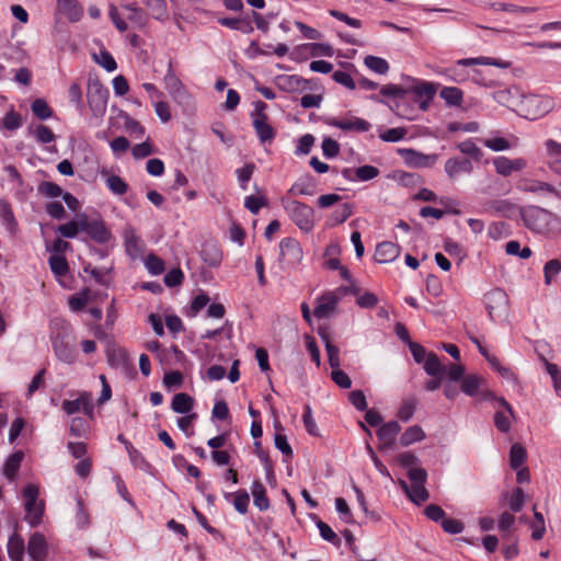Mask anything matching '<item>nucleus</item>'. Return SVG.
Masks as SVG:
<instances>
[{
    "instance_id": "obj_1",
    "label": "nucleus",
    "mask_w": 561,
    "mask_h": 561,
    "mask_svg": "<svg viewBox=\"0 0 561 561\" xmlns=\"http://www.w3.org/2000/svg\"><path fill=\"white\" fill-rule=\"evenodd\" d=\"M54 324L57 329L50 335L54 354L59 362L73 365L78 359V351L72 328L65 320H55Z\"/></svg>"
},
{
    "instance_id": "obj_2",
    "label": "nucleus",
    "mask_w": 561,
    "mask_h": 561,
    "mask_svg": "<svg viewBox=\"0 0 561 561\" xmlns=\"http://www.w3.org/2000/svg\"><path fill=\"white\" fill-rule=\"evenodd\" d=\"M471 66H493L501 69H507L512 66V62L484 56L462 58L457 60L453 66L443 69L439 73L451 82L463 83L469 79V72L465 67Z\"/></svg>"
},
{
    "instance_id": "obj_3",
    "label": "nucleus",
    "mask_w": 561,
    "mask_h": 561,
    "mask_svg": "<svg viewBox=\"0 0 561 561\" xmlns=\"http://www.w3.org/2000/svg\"><path fill=\"white\" fill-rule=\"evenodd\" d=\"M282 205L289 218L295 222V225H297L300 230L305 232L312 230L314 225V211L310 206L301 202L288 198H283Z\"/></svg>"
},
{
    "instance_id": "obj_4",
    "label": "nucleus",
    "mask_w": 561,
    "mask_h": 561,
    "mask_svg": "<svg viewBox=\"0 0 561 561\" xmlns=\"http://www.w3.org/2000/svg\"><path fill=\"white\" fill-rule=\"evenodd\" d=\"M523 220L527 228L538 233H547L558 216L538 206H530L523 211Z\"/></svg>"
},
{
    "instance_id": "obj_5",
    "label": "nucleus",
    "mask_w": 561,
    "mask_h": 561,
    "mask_svg": "<svg viewBox=\"0 0 561 561\" xmlns=\"http://www.w3.org/2000/svg\"><path fill=\"white\" fill-rule=\"evenodd\" d=\"M266 108L267 104L257 100L253 102V111L250 114L252 126L262 144L271 142L276 136V130L268 123Z\"/></svg>"
},
{
    "instance_id": "obj_6",
    "label": "nucleus",
    "mask_w": 561,
    "mask_h": 561,
    "mask_svg": "<svg viewBox=\"0 0 561 561\" xmlns=\"http://www.w3.org/2000/svg\"><path fill=\"white\" fill-rule=\"evenodd\" d=\"M489 317L494 322H502L508 317L510 299L505 290L494 288L484 296Z\"/></svg>"
},
{
    "instance_id": "obj_7",
    "label": "nucleus",
    "mask_w": 561,
    "mask_h": 561,
    "mask_svg": "<svg viewBox=\"0 0 561 561\" xmlns=\"http://www.w3.org/2000/svg\"><path fill=\"white\" fill-rule=\"evenodd\" d=\"M110 92L98 79H89L87 100L92 115L102 118L106 112Z\"/></svg>"
},
{
    "instance_id": "obj_8",
    "label": "nucleus",
    "mask_w": 561,
    "mask_h": 561,
    "mask_svg": "<svg viewBox=\"0 0 561 561\" xmlns=\"http://www.w3.org/2000/svg\"><path fill=\"white\" fill-rule=\"evenodd\" d=\"M38 488L34 484H27L22 491L25 520L32 527L41 524L44 514V503L38 501Z\"/></svg>"
},
{
    "instance_id": "obj_9",
    "label": "nucleus",
    "mask_w": 561,
    "mask_h": 561,
    "mask_svg": "<svg viewBox=\"0 0 561 561\" xmlns=\"http://www.w3.org/2000/svg\"><path fill=\"white\" fill-rule=\"evenodd\" d=\"M163 83L169 95L175 103L182 105L186 104L190 101L191 94L188 93L180 78L176 76L173 69L172 61H169L168 64V69L163 77Z\"/></svg>"
},
{
    "instance_id": "obj_10",
    "label": "nucleus",
    "mask_w": 561,
    "mask_h": 561,
    "mask_svg": "<svg viewBox=\"0 0 561 561\" xmlns=\"http://www.w3.org/2000/svg\"><path fill=\"white\" fill-rule=\"evenodd\" d=\"M412 81L413 84L407 89L408 93H412L417 98L419 107L425 112L428 110L439 84L415 79H412Z\"/></svg>"
},
{
    "instance_id": "obj_11",
    "label": "nucleus",
    "mask_w": 561,
    "mask_h": 561,
    "mask_svg": "<svg viewBox=\"0 0 561 561\" xmlns=\"http://www.w3.org/2000/svg\"><path fill=\"white\" fill-rule=\"evenodd\" d=\"M400 153L404 162L412 168H431L438 159L436 153L425 154L414 149H401Z\"/></svg>"
},
{
    "instance_id": "obj_12",
    "label": "nucleus",
    "mask_w": 561,
    "mask_h": 561,
    "mask_svg": "<svg viewBox=\"0 0 561 561\" xmlns=\"http://www.w3.org/2000/svg\"><path fill=\"white\" fill-rule=\"evenodd\" d=\"M56 11L70 23L79 22L84 14L83 7L78 0H56Z\"/></svg>"
},
{
    "instance_id": "obj_13",
    "label": "nucleus",
    "mask_w": 561,
    "mask_h": 561,
    "mask_svg": "<svg viewBox=\"0 0 561 561\" xmlns=\"http://www.w3.org/2000/svg\"><path fill=\"white\" fill-rule=\"evenodd\" d=\"M444 170L450 180H456L461 174H471L473 164L468 158L453 157L446 160Z\"/></svg>"
},
{
    "instance_id": "obj_14",
    "label": "nucleus",
    "mask_w": 561,
    "mask_h": 561,
    "mask_svg": "<svg viewBox=\"0 0 561 561\" xmlns=\"http://www.w3.org/2000/svg\"><path fill=\"white\" fill-rule=\"evenodd\" d=\"M493 165L497 174L510 176L513 172L522 171L527 167L523 158L510 159L505 156H499L493 159Z\"/></svg>"
},
{
    "instance_id": "obj_15",
    "label": "nucleus",
    "mask_w": 561,
    "mask_h": 561,
    "mask_svg": "<svg viewBox=\"0 0 561 561\" xmlns=\"http://www.w3.org/2000/svg\"><path fill=\"white\" fill-rule=\"evenodd\" d=\"M62 410L68 415H72L79 411L91 415L93 412L92 397L89 392L83 391L76 400H65L62 402Z\"/></svg>"
},
{
    "instance_id": "obj_16",
    "label": "nucleus",
    "mask_w": 561,
    "mask_h": 561,
    "mask_svg": "<svg viewBox=\"0 0 561 561\" xmlns=\"http://www.w3.org/2000/svg\"><path fill=\"white\" fill-rule=\"evenodd\" d=\"M27 553L33 561H45L48 553L46 538L41 533L33 534L27 542Z\"/></svg>"
},
{
    "instance_id": "obj_17",
    "label": "nucleus",
    "mask_w": 561,
    "mask_h": 561,
    "mask_svg": "<svg viewBox=\"0 0 561 561\" xmlns=\"http://www.w3.org/2000/svg\"><path fill=\"white\" fill-rule=\"evenodd\" d=\"M342 176L350 182H366L379 175V170L374 165H362L357 169L345 168L341 172Z\"/></svg>"
},
{
    "instance_id": "obj_18",
    "label": "nucleus",
    "mask_w": 561,
    "mask_h": 561,
    "mask_svg": "<svg viewBox=\"0 0 561 561\" xmlns=\"http://www.w3.org/2000/svg\"><path fill=\"white\" fill-rule=\"evenodd\" d=\"M401 426L397 421H390L382 424L377 431V437L381 443V448H392L397 435L400 433Z\"/></svg>"
},
{
    "instance_id": "obj_19",
    "label": "nucleus",
    "mask_w": 561,
    "mask_h": 561,
    "mask_svg": "<svg viewBox=\"0 0 561 561\" xmlns=\"http://www.w3.org/2000/svg\"><path fill=\"white\" fill-rule=\"evenodd\" d=\"M280 256L288 263H297L302 259V250L297 240L285 238L279 242Z\"/></svg>"
},
{
    "instance_id": "obj_20",
    "label": "nucleus",
    "mask_w": 561,
    "mask_h": 561,
    "mask_svg": "<svg viewBox=\"0 0 561 561\" xmlns=\"http://www.w3.org/2000/svg\"><path fill=\"white\" fill-rule=\"evenodd\" d=\"M339 304V297L333 293H325L317 300L313 314L318 319L329 317Z\"/></svg>"
},
{
    "instance_id": "obj_21",
    "label": "nucleus",
    "mask_w": 561,
    "mask_h": 561,
    "mask_svg": "<svg viewBox=\"0 0 561 561\" xmlns=\"http://www.w3.org/2000/svg\"><path fill=\"white\" fill-rule=\"evenodd\" d=\"M100 175L112 194L122 196L127 193L129 186L119 175L110 173L105 168L100 170Z\"/></svg>"
},
{
    "instance_id": "obj_22",
    "label": "nucleus",
    "mask_w": 561,
    "mask_h": 561,
    "mask_svg": "<svg viewBox=\"0 0 561 561\" xmlns=\"http://www.w3.org/2000/svg\"><path fill=\"white\" fill-rule=\"evenodd\" d=\"M401 252V248L390 241L381 242L377 245L375 251V260L378 263H390L393 262Z\"/></svg>"
},
{
    "instance_id": "obj_23",
    "label": "nucleus",
    "mask_w": 561,
    "mask_h": 561,
    "mask_svg": "<svg viewBox=\"0 0 561 561\" xmlns=\"http://www.w3.org/2000/svg\"><path fill=\"white\" fill-rule=\"evenodd\" d=\"M317 182L310 174L300 176L289 188L288 193L293 195L312 196L316 193Z\"/></svg>"
},
{
    "instance_id": "obj_24",
    "label": "nucleus",
    "mask_w": 561,
    "mask_h": 561,
    "mask_svg": "<svg viewBox=\"0 0 561 561\" xmlns=\"http://www.w3.org/2000/svg\"><path fill=\"white\" fill-rule=\"evenodd\" d=\"M329 125L340 128L342 130H356L360 133L368 131L370 129V124L359 117L352 118H343V119H331Z\"/></svg>"
},
{
    "instance_id": "obj_25",
    "label": "nucleus",
    "mask_w": 561,
    "mask_h": 561,
    "mask_svg": "<svg viewBox=\"0 0 561 561\" xmlns=\"http://www.w3.org/2000/svg\"><path fill=\"white\" fill-rule=\"evenodd\" d=\"M218 23L233 31H239L243 34H250L254 27L252 25V19L250 16L241 18H220Z\"/></svg>"
},
{
    "instance_id": "obj_26",
    "label": "nucleus",
    "mask_w": 561,
    "mask_h": 561,
    "mask_svg": "<svg viewBox=\"0 0 561 561\" xmlns=\"http://www.w3.org/2000/svg\"><path fill=\"white\" fill-rule=\"evenodd\" d=\"M27 133L36 142L41 145H48L55 141L56 136L53 130L43 124H32L27 127Z\"/></svg>"
},
{
    "instance_id": "obj_27",
    "label": "nucleus",
    "mask_w": 561,
    "mask_h": 561,
    "mask_svg": "<svg viewBox=\"0 0 561 561\" xmlns=\"http://www.w3.org/2000/svg\"><path fill=\"white\" fill-rule=\"evenodd\" d=\"M439 98L447 107H461L463 103V92L457 87H443Z\"/></svg>"
},
{
    "instance_id": "obj_28",
    "label": "nucleus",
    "mask_w": 561,
    "mask_h": 561,
    "mask_svg": "<svg viewBox=\"0 0 561 561\" xmlns=\"http://www.w3.org/2000/svg\"><path fill=\"white\" fill-rule=\"evenodd\" d=\"M23 458H24V454L21 450L13 453L12 455H10L7 458V460L2 467V472H3V476L10 482H12L15 479L16 473L21 467V462H22Z\"/></svg>"
},
{
    "instance_id": "obj_29",
    "label": "nucleus",
    "mask_w": 561,
    "mask_h": 561,
    "mask_svg": "<svg viewBox=\"0 0 561 561\" xmlns=\"http://www.w3.org/2000/svg\"><path fill=\"white\" fill-rule=\"evenodd\" d=\"M7 550L12 561H22L25 552L23 538L16 533H13L8 540Z\"/></svg>"
},
{
    "instance_id": "obj_30",
    "label": "nucleus",
    "mask_w": 561,
    "mask_h": 561,
    "mask_svg": "<svg viewBox=\"0 0 561 561\" xmlns=\"http://www.w3.org/2000/svg\"><path fill=\"white\" fill-rule=\"evenodd\" d=\"M500 403L504 410L495 413L494 424L500 432L507 433L511 428L512 408L504 399H501Z\"/></svg>"
},
{
    "instance_id": "obj_31",
    "label": "nucleus",
    "mask_w": 561,
    "mask_h": 561,
    "mask_svg": "<svg viewBox=\"0 0 561 561\" xmlns=\"http://www.w3.org/2000/svg\"><path fill=\"white\" fill-rule=\"evenodd\" d=\"M194 407V399L184 392L174 394L171 402V409L179 414H187Z\"/></svg>"
},
{
    "instance_id": "obj_32",
    "label": "nucleus",
    "mask_w": 561,
    "mask_h": 561,
    "mask_svg": "<svg viewBox=\"0 0 561 561\" xmlns=\"http://www.w3.org/2000/svg\"><path fill=\"white\" fill-rule=\"evenodd\" d=\"M400 484L409 499L416 505L424 503L430 496L424 484H411V486H409L405 481H401Z\"/></svg>"
},
{
    "instance_id": "obj_33",
    "label": "nucleus",
    "mask_w": 561,
    "mask_h": 561,
    "mask_svg": "<svg viewBox=\"0 0 561 561\" xmlns=\"http://www.w3.org/2000/svg\"><path fill=\"white\" fill-rule=\"evenodd\" d=\"M251 493L253 496L254 505L261 511H267L270 508V501L266 496V490L264 485L259 481L254 480L251 485Z\"/></svg>"
},
{
    "instance_id": "obj_34",
    "label": "nucleus",
    "mask_w": 561,
    "mask_h": 561,
    "mask_svg": "<svg viewBox=\"0 0 561 561\" xmlns=\"http://www.w3.org/2000/svg\"><path fill=\"white\" fill-rule=\"evenodd\" d=\"M23 125V119L21 114L15 112L13 108L8 111L5 115L0 118V131H15L21 128Z\"/></svg>"
},
{
    "instance_id": "obj_35",
    "label": "nucleus",
    "mask_w": 561,
    "mask_h": 561,
    "mask_svg": "<svg viewBox=\"0 0 561 561\" xmlns=\"http://www.w3.org/2000/svg\"><path fill=\"white\" fill-rule=\"evenodd\" d=\"M87 234L98 243H106L111 239V232L102 220H92Z\"/></svg>"
},
{
    "instance_id": "obj_36",
    "label": "nucleus",
    "mask_w": 561,
    "mask_h": 561,
    "mask_svg": "<svg viewBox=\"0 0 561 561\" xmlns=\"http://www.w3.org/2000/svg\"><path fill=\"white\" fill-rule=\"evenodd\" d=\"M517 188L523 192H528V193H548V194H550L551 192H554L553 185L546 183V182H541V181H535V180H522L518 183Z\"/></svg>"
},
{
    "instance_id": "obj_37",
    "label": "nucleus",
    "mask_w": 561,
    "mask_h": 561,
    "mask_svg": "<svg viewBox=\"0 0 561 561\" xmlns=\"http://www.w3.org/2000/svg\"><path fill=\"white\" fill-rule=\"evenodd\" d=\"M125 248L127 254L133 259L142 253V241L133 230H127L125 232Z\"/></svg>"
},
{
    "instance_id": "obj_38",
    "label": "nucleus",
    "mask_w": 561,
    "mask_h": 561,
    "mask_svg": "<svg viewBox=\"0 0 561 561\" xmlns=\"http://www.w3.org/2000/svg\"><path fill=\"white\" fill-rule=\"evenodd\" d=\"M232 497V505L234 510L240 514H245L248 512L250 496L245 490H240L234 493H225V499L230 501Z\"/></svg>"
},
{
    "instance_id": "obj_39",
    "label": "nucleus",
    "mask_w": 561,
    "mask_h": 561,
    "mask_svg": "<svg viewBox=\"0 0 561 561\" xmlns=\"http://www.w3.org/2000/svg\"><path fill=\"white\" fill-rule=\"evenodd\" d=\"M203 261L210 267H216L221 263L222 253L216 244H206L201 252Z\"/></svg>"
},
{
    "instance_id": "obj_40",
    "label": "nucleus",
    "mask_w": 561,
    "mask_h": 561,
    "mask_svg": "<svg viewBox=\"0 0 561 561\" xmlns=\"http://www.w3.org/2000/svg\"><path fill=\"white\" fill-rule=\"evenodd\" d=\"M425 438V433L419 425L408 427L400 437V444L404 447L414 443L421 442Z\"/></svg>"
},
{
    "instance_id": "obj_41",
    "label": "nucleus",
    "mask_w": 561,
    "mask_h": 561,
    "mask_svg": "<svg viewBox=\"0 0 561 561\" xmlns=\"http://www.w3.org/2000/svg\"><path fill=\"white\" fill-rule=\"evenodd\" d=\"M483 379L477 375H467L461 380V391L470 397H474L479 393Z\"/></svg>"
},
{
    "instance_id": "obj_42",
    "label": "nucleus",
    "mask_w": 561,
    "mask_h": 561,
    "mask_svg": "<svg viewBox=\"0 0 561 561\" xmlns=\"http://www.w3.org/2000/svg\"><path fill=\"white\" fill-rule=\"evenodd\" d=\"M364 65L377 75H386L389 71V64L386 59L373 55L364 58Z\"/></svg>"
},
{
    "instance_id": "obj_43",
    "label": "nucleus",
    "mask_w": 561,
    "mask_h": 561,
    "mask_svg": "<svg viewBox=\"0 0 561 561\" xmlns=\"http://www.w3.org/2000/svg\"><path fill=\"white\" fill-rule=\"evenodd\" d=\"M48 264L56 277L65 276L69 272V266L64 255L51 254L48 259Z\"/></svg>"
},
{
    "instance_id": "obj_44",
    "label": "nucleus",
    "mask_w": 561,
    "mask_h": 561,
    "mask_svg": "<svg viewBox=\"0 0 561 561\" xmlns=\"http://www.w3.org/2000/svg\"><path fill=\"white\" fill-rule=\"evenodd\" d=\"M127 453L130 459V462L134 467L145 471L150 472L151 466L150 463L145 459L142 454L138 451L131 444H127Z\"/></svg>"
},
{
    "instance_id": "obj_45",
    "label": "nucleus",
    "mask_w": 561,
    "mask_h": 561,
    "mask_svg": "<svg viewBox=\"0 0 561 561\" xmlns=\"http://www.w3.org/2000/svg\"><path fill=\"white\" fill-rule=\"evenodd\" d=\"M459 151L476 161H480L483 152L471 139H466L457 145Z\"/></svg>"
},
{
    "instance_id": "obj_46",
    "label": "nucleus",
    "mask_w": 561,
    "mask_h": 561,
    "mask_svg": "<svg viewBox=\"0 0 561 561\" xmlns=\"http://www.w3.org/2000/svg\"><path fill=\"white\" fill-rule=\"evenodd\" d=\"M353 214V206L348 203L340 205L331 215V225H341L346 221Z\"/></svg>"
},
{
    "instance_id": "obj_47",
    "label": "nucleus",
    "mask_w": 561,
    "mask_h": 561,
    "mask_svg": "<svg viewBox=\"0 0 561 561\" xmlns=\"http://www.w3.org/2000/svg\"><path fill=\"white\" fill-rule=\"evenodd\" d=\"M425 371L432 377H442L445 367L440 364L435 354H428L424 362Z\"/></svg>"
},
{
    "instance_id": "obj_48",
    "label": "nucleus",
    "mask_w": 561,
    "mask_h": 561,
    "mask_svg": "<svg viewBox=\"0 0 561 561\" xmlns=\"http://www.w3.org/2000/svg\"><path fill=\"white\" fill-rule=\"evenodd\" d=\"M0 218L3 225L7 226V228L10 231H13L15 229L16 220L14 218L10 204L4 199H0Z\"/></svg>"
},
{
    "instance_id": "obj_49",
    "label": "nucleus",
    "mask_w": 561,
    "mask_h": 561,
    "mask_svg": "<svg viewBox=\"0 0 561 561\" xmlns=\"http://www.w3.org/2000/svg\"><path fill=\"white\" fill-rule=\"evenodd\" d=\"M255 165L253 163H247L242 168L236 170L237 180L241 190L245 191L248 184L254 173Z\"/></svg>"
},
{
    "instance_id": "obj_50",
    "label": "nucleus",
    "mask_w": 561,
    "mask_h": 561,
    "mask_svg": "<svg viewBox=\"0 0 561 561\" xmlns=\"http://www.w3.org/2000/svg\"><path fill=\"white\" fill-rule=\"evenodd\" d=\"M31 108L33 114L42 121L48 119L53 116L51 108L49 107L48 103L43 99L34 100L31 105Z\"/></svg>"
},
{
    "instance_id": "obj_51",
    "label": "nucleus",
    "mask_w": 561,
    "mask_h": 561,
    "mask_svg": "<svg viewBox=\"0 0 561 561\" xmlns=\"http://www.w3.org/2000/svg\"><path fill=\"white\" fill-rule=\"evenodd\" d=\"M534 522L530 524L531 531V538L534 540H540L545 533H546V524L543 515L536 511V507H534Z\"/></svg>"
},
{
    "instance_id": "obj_52",
    "label": "nucleus",
    "mask_w": 561,
    "mask_h": 561,
    "mask_svg": "<svg viewBox=\"0 0 561 561\" xmlns=\"http://www.w3.org/2000/svg\"><path fill=\"white\" fill-rule=\"evenodd\" d=\"M94 61L107 72H113L117 68L114 57L107 50H101L98 55H93Z\"/></svg>"
},
{
    "instance_id": "obj_53",
    "label": "nucleus",
    "mask_w": 561,
    "mask_h": 561,
    "mask_svg": "<svg viewBox=\"0 0 561 561\" xmlns=\"http://www.w3.org/2000/svg\"><path fill=\"white\" fill-rule=\"evenodd\" d=\"M380 94L388 99L402 100L408 94V90L401 85L388 83L380 88Z\"/></svg>"
},
{
    "instance_id": "obj_54",
    "label": "nucleus",
    "mask_w": 561,
    "mask_h": 561,
    "mask_svg": "<svg viewBox=\"0 0 561 561\" xmlns=\"http://www.w3.org/2000/svg\"><path fill=\"white\" fill-rule=\"evenodd\" d=\"M526 459V450L519 444H514L510 451V465L516 470L518 469Z\"/></svg>"
},
{
    "instance_id": "obj_55",
    "label": "nucleus",
    "mask_w": 561,
    "mask_h": 561,
    "mask_svg": "<svg viewBox=\"0 0 561 561\" xmlns=\"http://www.w3.org/2000/svg\"><path fill=\"white\" fill-rule=\"evenodd\" d=\"M483 146L492 151H505L512 148L511 142L504 137H493L482 140Z\"/></svg>"
},
{
    "instance_id": "obj_56",
    "label": "nucleus",
    "mask_w": 561,
    "mask_h": 561,
    "mask_svg": "<svg viewBox=\"0 0 561 561\" xmlns=\"http://www.w3.org/2000/svg\"><path fill=\"white\" fill-rule=\"evenodd\" d=\"M415 409H416V399L409 398L402 402L397 415L401 421L408 422L412 419V416L415 412Z\"/></svg>"
},
{
    "instance_id": "obj_57",
    "label": "nucleus",
    "mask_w": 561,
    "mask_h": 561,
    "mask_svg": "<svg viewBox=\"0 0 561 561\" xmlns=\"http://www.w3.org/2000/svg\"><path fill=\"white\" fill-rule=\"evenodd\" d=\"M68 98L70 103H72L76 108L81 113L84 108L83 100H82V91L81 87L73 82L70 84L68 90Z\"/></svg>"
},
{
    "instance_id": "obj_58",
    "label": "nucleus",
    "mask_w": 561,
    "mask_h": 561,
    "mask_svg": "<svg viewBox=\"0 0 561 561\" xmlns=\"http://www.w3.org/2000/svg\"><path fill=\"white\" fill-rule=\"evenodd\" d=\"M317 528L319 529L320 536L323 540L331 542L335 546L340 545V539L337 538L336 534L333 531V529L324 522L318 519Z\"/></svg>"
},
{
    "instance_id": "obj_59",
    "label": "nucleus",
    "mask_w": 561,
    "mask_h": 561,
    "mask_svg": "<svg viewBox=\"0 0 561 561\" xmlns=\"http://www.w3.org/2000/svg\"><path fill=\"white\" fill-rule=\"evenodd\" d=\"M38 192L42 195L50 198L59 197L64 194L62 188L58 184L50 181L42 182L38 185Z\"/></svg>"
},
{
    "instance_id": "obj_60",
    "label": "nucleus",
    "mask_w": 561,
    "mask_h": 561,
    "mask_svg": "<svg viewBox=\"0 0 561 561\" xmlns=\"http://www.w3.org/2000/svg\"><path fill=\"white\" fill-rule=\"evenodd\" d=\"M266 205L267 201L263 196L249 195L244 198V207L254 215Z\"/></svg>"
},
{
    "instance_id": "obj_61",
    "label": "nucleus",
    "mask_w": 561,
    "mask_h": 561,
    "mask_svg": "<svg viewBox=\"0 0 561 561\" xmlns=\"http://www.w3.org/2000/svg\"><path fill=\"white\" fill-rule=\"evenodd\" d=\"M145 265L151 275H160L164 271V262L154 254L147 256Z\"/></svg>"
},
{
    "instance_id": "obj_62",
    "label": "nucleus",
    "mask_w": 561,
    "mask_h": 561,
    "mask_svg": "<svg viewBox=\"0 0 561 561\" xmlns=\"http://www.w3.org/2000/svg\"><path fill=\"white\" fill-rule=\"evenodd\" d=\"M313 144L314 137L311 134H306L301 136L297 141L295 153L297 156L308 154L311 151Z\"/></svg>"
},
{
    "instance_id": "obj_63",
    "label": "nucleus",
    "mask_w": 561,
    "mask_h": 561,
    "mask_svg": "<svg viewBox=\"0 0 561 561\" xmlns=\"http://www.w3.org/2000/svg\"><path fill=\"white\" fill-rule=\"evenodd\" d=\"M332 78L336 83H339L350 90H354L356 88V83H355L352 75L348 71L335 70L332 75Z\"/></svg>"
},
{
    "instance_id": "obj_64",
    "label": "nucleus",
    "mask_w": 561,
    "mask_h": 561,
    "mask_svg": "<svg viewBox=\"0 0 561 561\" xmlns=\"http://www.w3.org/2000/svg\"><path fill=\"white\" fill-rule=\"evenodd\" d=\"M322 153L325 158L332 159L340 152V145L336 140L325 137L321 144Z\"/></svg>"
}]
</instances>
